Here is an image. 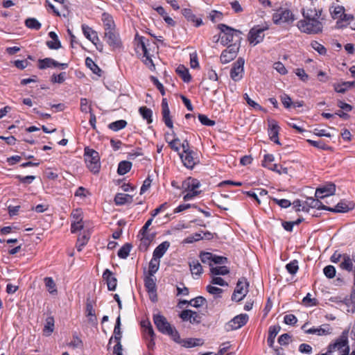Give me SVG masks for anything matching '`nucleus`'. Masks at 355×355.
Masks as SVG:
<instances>
[{"label": "nucleus", "mask_w": 355, "mask_h": 355, "mask_svg": "<svg viewBox=\"0 0 355 355\" xmlns=\"http://www.w3.org/2000/svg\"><path fill=\"white\" fill-rule=\"evenodd\" d=\"M323 20L322 19L304 18L297 21V26L302 33L316 35L322 32Z\"/></svg>", "instance_id": "f257e3e1"}, {"label": "nucleus", "mask_w": 355, "mask_h": 355, "mask_svg": "<svg viewBox=\"0 0 355 355\" xmlns=\"http://www.w3.org/2000/svg\"><path fill=\"white\" fill-rule=\"evenodd\" d=\"M153 321L157 329L162 334L170 336L175 342H180V336L178 331L171 327L166 318L160 315L156 314L153 315Z\"/></svg>", "instance_id": "f03ea898"}, {"label": "nucleus", "mask_w": 355, "mask_h": 355, "mask_svg": "<svg viewBox=\"0 0 355 355\" xmlns=\"http://www.w3.org/2000/svg\"><path fill=\"white\" fill-rule=\"evenodd\" d=\"M218 29L224 34L221 37V44L224 46L227 45L231 42L234 41V37H236L234 43L240 44L242 40V32L239 30L234 29L224 24H220L217 26Z\"/></svg>", "instance_id": "7ed1b4c3"}, {"label": "nucleus", "mask_w": 355, "mask_h": 355, "mask_svg": "<svg viewBox=\"0 0 355 355\" xmlns=\"http://www.w3.org/2000/svg\"><path fill=\"white\" fill-rule=\"evenodd\" d=\"M85 160L87 164V168L93 173H98L100 171V157L97 151L86 147L85 148Z\"/></svg>", "instance_id": "20e7f679"}, {"label": "nucleus", "mask_w": 355, "mask_h": 355, "mask_svg": "<svg viewBox=\"0 0 355 355\" xmlns=\"http://www.w3.org/2000/svg\"><path fill=\"white\" fill-rule=\"evenodd\" d=\"M346 347H349L348 345V331H344L334 343L329 345L327 352L323 354L332 355V353L336 350L343 353L345 352Z\"/></svg>", "instance_id": "39448f33"}, {"label": "nucleus", "mask_w": 355, "mask_h": 355, "mask_svg": "<svg viewBox=\"0 0 355 355\" xmlns=\"http://www.w3.org/2000/svg\"><path fill=\"white\" fill-rule=\"evenodd\" d=\"M295 20V15L288 9L280 8L272 15V21L275 24H291Z\"/></svg>", "instance_id": "423d86ee"}, {"label": "nucleus", "mask_w": 355, "mask_h": 355, "mask_svg": "<svg viewBox=\"0 0 355 355\" xmlns=\"http://www.w3.org/2000/svg\"><path fill=\"white\" fill-rule=\"evenodd\" d=\"M248 282L245 278L239 279L235 290L232 295V300L241 301L248 292Z\"/></svg>", "instance_id": "0eeeda50"}, {"label": "nucleus", "mask_w": 355, "mask_h": 355, "mask_svg": "<svg viewBox=\"0 0 355 355\" xmlns=\"http://www.w3.org/2000/svg\"><path fill=\"white\" fill-rule=\"evenodd\" d=\"M239 48L240 44L234 43L229 45L220 55L221 62L226 64L233 60L236 57Z\"/></svg>", "instance_id": "6e6552de"}, {"label": "nucleus", "mask_w": 355, "mask_h": 355, "mask_svg": "<svg viewBox=\"0 0 355 355\" xmlns=\"http://www.w3.org/2000/svg\"><path fill=\"white\" fill-rule=\"evenodd\" d=\"M203 315L202 313H199L190 309H186L181 312L180 318L183 321H189L192 324H199L202 322Z\"/></svg>", "instance_id": "1a4fd4ad"}, {"label": "nucleus", "mask_w": 355, "mask_h": 355, "mask_svg": "<svg viewBox=\"0 0 355 355\" xmlns=\"http://www.w3.org/2000/svg\"><path fill=\"white\" fill-rule=\"evenodd\" d=\"M302 15L304 18L322 19H324L322 15V9L316 8L313 2L309 6H306L302 9Z\"/></svg>", "instance_id": "9d476101"}, {"label": "nucleus", "mask_w": 355, "mask_h": 355, "mask_svg": "<svg viewBox=\"0 0 355 355\" xmlns=\"http://www.w3.org/2000/svg\"><path fill=\"white\" fill-rule=\"evenodd\" d=\"M248 320V315L247 314H240L235 316L225 325L227 331H232L238 329L244 326Z\"/></svg>", "instance_id": "9b49d317"}, {"label": "nucleus", "mask_w": 355, "mask_h": 355, "mask_svg": "<svg viewBox=\"0 0 355 355\" xmlns=\"http://www.w3.org/2000/svg\"><path fill=\"white\" fill-rule=\"evenodd\" d=\"M184 165L188 168H193L199 162L197 153L193 150L188 151L184 154L179 153Z\"/></svg>", "instance_id": "f8f14e48"}, {"label": "nucleus", "mask_w": 355, "mask_h": 355, "mask_svg": "<svg viewBox=\"0 0 355 355\" xmlns=\"http://www.w3.org/2000/svg\"><path fill=\"white\" fill-rule=\"evenodd\" d=\"M104 39L108 45L114 49L120 48L121 46V40L114 29L105 31Z\"/></svg>", "instance_id": "ddd939ff"}, {"label": "nucleus", "mask_w": 355, "mask_h": 355, "mask_svg": "<svg viewBox=\"0 0 355 355\" xmlns=\"http://www.w3.org/2000/svg\"><path fill=\"white\" fill-rule=\"evenodd\" d=\"M268 27L260 28L259 26L252 28L249 33L248 40L250 44L256 45L261 42L264 37V31L267 30Z\"/></svg>", "instance_id": "4468645a"}, {"label": "nucleus", "mask_w": 355, "mask_h": 355, "mask_svg": "<svg viewBox=\"0 0 355 355\" xmlns=\"http://www.w3.org/2000/svg\"><path fill=\"white\" fill-rule=\"evenodd\" d=\"M244 63L245 60L242 58H239L234 63L233 67L230 70V77L234 81H238L242 78Z\"/></svg>", "instance_id": "2eb2a0df"}, {"label": "nucleus", "mask_w": 355, "mask_h": 355, "mask_svg": "<svg viewBox=\"0 0 355 355\" xmlns=\"http://www.w3.org/2000/svg\"><path fill=\"white\" fill-rule=\"evenodd\" d=\"M352 209H354V205L352 202L347 203L345 200L339 202L335 207H323L324 210L334 213H346Z\"/></svg>", "instance_id": "dca6fc26"}, {"label": "nucleus", "mask_w": 355, "mask_h": 355, "mask_svg": "<svg viewBox=\"0 0 355 355\" xmlns=\"http://www.w3.org/2000/svg\"><path fill=\"white\" fill-rule=\"evenodd\" d=\"M60 67L62 69H64L68 67L67 63H60L52 58H46L44 59L39 60V65L38 67L40 69H44L49 67Z\"/></svg>", "instance_id": "f3484780"}, {"label": "nucleus", "mask_w": 355, "mask_h": 355, "mask_svg": "<svg viewBox=\"0 0 355 355\" xmlns=\"http://www.w3.org/2000/svg\"><path fill=\"white\" fill-rule=\"evenodd\" d=\"M103 278L105 280L109 291H114L116 288L117 280L109 269H105L103 273Z\"/></svg>", "instance_id": "a211bd4d"}, {"label": "nucleus", "mask_w": 355, "mask_h": 355, "mask_svg": "<svg viewBox=\"0 0 355 355\" xmlns=\"http://www.w3.org/2000/svg\"><path fill=\"white\" fill-rule=\"evenodd\" d=\"M269 123V129H268V135L270 136V139L271 141H274L277 144H280L279 138H278V134H279V127L276 123L275 121H268Z\"/></svg>", "instance_id": "6ab92c4d"}, {"label": "nucleus", "mask_w": 355, "mask_h": 355, "mask_svg": "<svg viewBox=\"0 0 355 355\" xmlns=\"http://www.w3.org/2000/svg\"><path fill=\"white\" fill-rule=\"evenodd\" d=\"M82 29L85 37L96 46L97 42L99 41L97 33L86 24L82 25Z\"/></svg>", "instance_id": "aec40b11"}, {"label": "nucleus", "mask_w": 355, "mask_h": 355, "mask_svg": "<svg viewBox=\"0 0 355 355\" xmlns=\"http://www.w3.org/2000/svg\"><path fill=\"white\" fill-rule=\"evenodd\" d=\"M153 218L151 217L149 218L145 223V225L142 227L141 230L139 231V234L142 236L141 241V243L145 245H148L150 241V239L149 235L147 234V231L148 230L149 226L152 224Z\"/></svg>", "instance_id": "412c9836"}, {"label": "nucleus", "mask_w": 355, "mask_h": 355, "mask_svg": "<svg viewBox=\"0 0 355 355\" xmlns=\"http://www.w3.org/2000/svg\"><path fill=\"white\" fill-rule=\"evenodd\" d=\"M178 343L182 344V345L184 347L190 348L196 346H202L204 344V341L202 338H187L184 340H182L180 338V342Z\"/></svg>", "instance_id": "4be33fe9"}, {"label": "nucleus", "mask_w": 355, "mask_h": 355, "mask_svg": "<svg viewBox=\"0 0 355 355\" xmlns=\"http://www.w3.org/2000/svg\"><path fill=\"white\" fill-rule=\"evenodd\" d=\"M169 247L170 243L168 241L162 242L154 250L153 257L159 259L163 257Z\"/></svg>", "instance_id": "5701e85b"}, {"label": "nucleus", "mask_w": 355, "mask_h": 355, "mask_svg": "<svg viewBox=\"0 0 355 355\" xmlns=\"http://www.w3.org/2000/svg\"><path fill=\"white\" fill-rule=\"evenodd\" d=\"M280 330L281 327L279 325H274L270 327L268 331V337L267 339V343L269 347H273V345L275 343V338Z\"/></svg>", "instance_id": "b1692460"}, {"label": "nucleus", "mask_w": 355, "mask_h": 355, "mask_svg": "<svg viewBox=\"0 0 355 355\" xmlns=\"http://www.w3.org/2000/svg\"><path fill=\"white\" fill-rule=\"evenodd\" d=\"M114 200L116 205H123L131 203L133 201V198L130 195L119 193L115 196Z\"/></svg>", "instance_id": "393cba45"}, {"label": "nucleus", "mask_w": 355, "mask_h": 355, "mask_svg": "<svg viewBox=\"0 0 355 355\" xmlns=\"http://www.w3.org/2000/svg\"><path fill=\"white\" fill-rule=\"evenodd\" d=\"M182 13L188 21L195 22V26L196 27L202 24V20L201 19H197L195 15L193 14L191 9L184 8L182 10Z\"/></svg>", "instance_id": "a878e982"}, {"label": "nucleus", "mask_w": 355, "mask_h": 355, "mask_svg": "<svg viewBox=\"0 0 355 355\" xmlns=\"http://www.w3.org/2000/svg\"><path fill=\"white\" fill-rule=\"evenodd\" d=\"M121 317L120 315L116 320V324L114 329V336H112L109 340V344H110L112 340L115 342H121Z\"/></svg>", "instance_id": "bb28decb"}, {"label": "nucleus", "mask_w": 355, "mask_h": 355, "mask_svg": "<svg viewBox=\"0 0 355 355\" xmlns=\"http://www.w3.org/2000/svg\"><path fill=\"white\" fill-rule=\"evenodd\" d=\"M144 286L148 293H154L157 292L155 279L153 276H150V275H148L144 278Z\"/></svg>", "instance_id": "cd10ccee"}, {"label": "nucleus", "mask_w": 355, "mask_h": 355, "mask_svg": "<svg viewBox=\"0 0 355 355\" xmlns=\"http://www.w3.org/2000/svg\"><path fill=\"white\" fill-rule=\"evenodd\" d=\"M176 72L184 83H189L191 80V76L189 72V69L184 65H179L176 69Z\"/></svg>", "instance_id": "c85d7f7f"}, {"label": "nucleus", "mask_w": 355, "mask_h": 355, "mask_svg": "<svg viewBox=\"0 0 355 355\" xmlns=\"http://www.w3.org/2000/svg\"><path fill=\"white\" fill-rule=\"evenodd\" d=\"M355 86V82L347 81L342 83H337L334 85V89L338 93L344 94L348 88H352Z\"/></svg>", "instance_id": "c756f323"}, {"label": "nucleus", "mask_w": 355, "mask_h": 355, "mask_svg": "<svg viewBox=\"0 0 355 355\" xmlns=\"http://www.w3.org/2000/svg\"><path fill=\"white\" fill-rule=\"evenodd\" d=\"M340 268L348 272L353 270L352 259L349 254H343V258L342 262L340 263Z\"/></svg>", "instance_id": "7c9ffc66"}, {"label": "nucleus", "mask_w": 355, "mask_h": 355, "mask_svg": "<svg viewBox=\"0 0 355 355\" xmlns=\"http://www.w3.org/2000/svg\"><path fill=\"white\" fill-rule=\"evenodd\" d=\"M102 21L105 26V31L114 29V22L112 17L110 14L103 12L102 15Z\"/></svg>", "instance_id": "2f4dec72"}, {"label": "nucleus", "mask_w": 355, "mask_h": 355, "mask_svg": "<svg viewBox=\"0 0 355 355\" xmlns=\"http://www.w3.org/2000/svg\"><path fill=\"white\" fill-rule=\"evenodd\" d=\"M139 112L142 118L146 120L148 124H150L153 122V111L151 109L146 106H142L139 107Z\"/></svg>", "instance_id": "473e14b6"}, {"label": "nucleus", "mask_w": 355, "mask_h": 355, "mask_svg": "<svg viewBox=\"0 0 355 355\" xmlns=\"http://www.w3.org/2000/svg\"><path fill=\"white\" fill-rule=\"evenodd\" d=\"M190 270L193 275H200L202 272V267L198 260L193 259L189 262Z\"/></svg>", "instance_id": "72a5a7b5"}, {"label": "nucleus", "mask_w": 355, "mask_h": 355, "mask_svg": "<svg viewBox=\"0 0 355 355\" xmlns=\"http://www.w3.org/2000/svg\"><path fill=\"white\" fill-rule=\"evenodd\" d=\"M54 330V318L52 316L47 317L44 327L43 332L45 336H50Z\"/></svg>", "instance_id": "f704fd0d"}, {"label": "nucleus", "mask_w": 355, "mask_h": 355, "mask_svg": "<svg viewBox=\"0 0 355 355\" xmlns=\"http://www.w3.org/2000/svg\"><path fill=\"white\" fill-rule=\"evenodd\" d=\"M305 204L308 207L310 208H316L318 209H323V207H327L324 205L322 202H320L317 198H313L312 197H309L306 198L305 201Z\"/></svg>", "instance_id": "c9c22d12"}, {"label": "nucleus", "mask_w": 355, "mask_h": 355, "mask_svg": "<svg viewBox=\"0 0 355 355\" xmlns=\"http://www.w3.org/2000/svg\"><path fill=\"white\" fill-rule=\"evenodd\" d=\"M200 182L196 179L189 178L187 180L183 182V187L186 190H190L191 191H196V189L199 188Z\"/></svg>", "instance_id": "e433bc0d"}, {"label": "nucleus", "mask_w": 355, "mask_h": 355, "mask_svg": "<svg viewBox=\"0 0 355 355\" xmlns=\"http://www.w3.org/2000/svg\"><path fill=\"white\" fill-rule=\"evenodd\" d=\"M336 191V185L333 183H329L323 187L318 188V193H324L325 196L334 195Z\"/></svg>", "instance_id": "4c0bfd02"}, {"label": "nucleus", "mask_w": 355, "mask_h": 355, "mask_svg": "<svg viewBox=\"0 0 355 355\" xmlns=\"http://www.w3.org/2000/svg\"><path fill=\"white\" fill-rule=\"evenodd\" d=\"M85 64L86 66L89 68L92 72L98 76H101L102 70L98 67V66L94 62V60L89 58L87 57L85 59Z\"/></svg>", "instance_id": "58836bf2"}, {"label": "nucleus", "mask_w": 355, "mask_h": 355, "mask_svg": "<svg viewBox=\"0 0 355 355\" xmlns=\"http://www.w3.org/2000/svg\"><path fill=\"white\" fill-rule=\"evenodd\" d=\"M132 167V163L129 161H121L119 162L117 173L119 175H125L129 172Z\"/></svg>", "instance_id": "ea45409f"}, {"label": "nucleus", "mask_w": 355, "mask_h": 355, "mask_svg": "<svg viewBox=\"0 0 355 355\" xmlns=\"http://www.w3.org/2000/svg\"><path fill=\"white\" fill-rule=\"evenodd\" d=\"M307 142L311 146L324 150H333V148L327 146L322 140L319 139L318 141L308 139Z\"/></svg>", "instance_id": "a19ab883"}, {"label": "nucleus", "mask_w": 355, "mask_h": 355, "mask_svg": "<svg viewBox=\"0 0 355 355\" xmlns=\"http://www.w3.org/2000/svg\"><path fill=\"white\" fill-rule=\"evenodd\" d=\"M132 248V245L130 243H125L118 251V256L121 259H126Z\"/></svg>", "instance_id": "79ce46f5"}, {"label": "nucleus", "mask_w": 355, "mask_h": 355, "mask_svg": "<svg viewBox=\"0 0 355 355\" xmlns=\"http://www.w3.org/2000/svg\"><path fill=\"white\" fill-rule=\"evenodd\" d=\"M159 266V259L153 257V259L149 263L148 275L153 276L158 270Z\"/></svg>", "instance_id": "37998d69"}, {"label": "nucleus", "mask_w": 355, "mask_h": 355, "mask_svg": "<svg viewBox=\"0 0 355 355\" xmlns=\"http://www.w3.org/2000/svg\"><path fill=\"white\" fill-rule=\"evenodd\" d=\"M162 119H163L165 125L168 128L172 129L173 128V121L171 120V116H170L169 108L162 109Z\"/></svg>", "instance_id": "c03bdc74"}, {"label": "nucleus", "mask_w": 355, "mask_h": 355, "mask_svg": "<svg viewBox=\"0 0 355 355\" xmlns=\"http://www.w3.org/2000/svg\"><path fill=\"white\" fill-rule=\"evenodd\" d=\"M127 125V122L125 120H118L110 123L108 125V128L113 131H118L121 129H123Z\"/></svg>", "instance_id": "a18cd8bd"}, {"label": "nucleus", "mask_w": 355, "mask_h": 355, "mask_svg": "<svg viewBox=\"0 0 355 355\" xmlns=\"http://www.w3.org/2000/svg\"><path fill=\"white\" fill-rule=\"evenodd\" d=\"M210 272L214 275H225L230 272L228 268L225 266L211 267Z\"/></svg>", "instance_id": "49530a36"}, {"label": "nucleus", "mask_w": 355, "mask_h": 355, "mask_svg": "<svg viewBox=\"0 0 355 355\" xmlns=\"http://www.w3.org/2000/svg\"><path fill=\"white\" fill-rule=\"evenodd\" d=\"M45 286L51 294H57L56 285L52 277L44 278Z\"/></svg>", "instance_id": "de8ad7c7"}, {"label": "nucleus", "mask_w": 355, "mask_h": 355, "mask_svg": "<svg viewBox=\"0 0 355 355\" xmlns=\"http://www.w3.org/2000/svg\"><path fill=\"white\" fill-rule=\"evenodd\" d=\"M25 25L31 29L39 30L42 25L35 18H28L25 20Z\"/></svg>", "instance_id": "09e8293b"}, {"label": "nucleus", "mask_w": 355, "mask_h": 355, "mask_svg": "<svg viewBox=\"0 0 355 355\" xmlns=\"http://www.w3.org/2000/svg\"><path fill=\"white\" fill-rule=\"evenodd\" d=\"M206 302L207 300L205 297L202 296H198L189 300V305L195 308H200V306L206 304Z\"/></svg>", "instance_id": "8fccbe9b"}, {"label": "nucleus", "mask_w": 355, "mask_h": 355, "mask_svg": "<svg viewBox=\"0 0 355 355\" xmlns=\"http://www.w3.org/2000/svg\"><path fill=\"white\" fill-rule=\"evenodd\" d=\"M286 268L291 275L296 274L299 270L298 261L295 259L291 261L286 264Z\"/></svg>", "instance_id": "3c124183"}, {"label": "nucleus", "mask_w": 355, "mask_h": 355, "mask_svg": "<svg viewBox=\"0 0 355 355\" xmlns=\"http://www.w3.org/2000/svg\"><path fill=\"white\" fill-rule=\"evenodd\" d=\"M200 258L202 263H208L209 266H211V262H212L213 254L208 252H202L200 254Z\"/></svg>", "instance_id": "603ef678"}, {"label": "nucleus", "mask_w": 355, "mask_h": 355, "mask_svg": "<svg viewBox=\"0 0 355 355\" xmlns=\"http://www.w3.org/2000/svg\"><path fill=\"white\" fill-rule=\"evenodd\" d=\"M311 46L315 51H316L320 55H325L327 53L326 48L317 41H313L311 43Z\"/></svg>", "instance_id": "864d4df0"}, {"label": "nucleus", "mask_w": 355, "mask_h": 355, "mask_svg": "<svg viewBox=\"0 0 355 355\" xmlns=\"http://www.w3.org/2000/svg\"><path fill=\"white\" fill-rule=\"evenodd\" d=\"M136 38H138V46H141L144 55H148L149 51L147 49L148 44L146 42V38L142 36L139 37L138 35H136Z\"/></svg>", "instance_id": "5fc2aeb1"}, {"label": "nucleus", "mask_w": 355, "mask_h": 355, "mask_svg": "<svg viewBox=\"0 0 355 355\" xmlns=\"http://www.w3.org/2000/svg\"><path fill=\"white\" fill-rule=\"evenodd\" d=\"M323 272L327 278L332 279L336 276V270L334 266L329 265L324 268Z\"/></svg>", "instance_id": "6e6d98bb"}, {"label": "nucleus", "mask_w": 355, "mask_h": 355, "mask_svg": "<svg viewBox=\"0 0 355 355\" xmlns=\"http://www.w3.org/2000/svg\"><path fill=\"white\" fill-rule=\"evenodd\" d=\"M306 334H316L319 336H322V335H327L328 334H329V329H323V328H311L308 330L306 331Z\"/></svg>", "instance_id": "4d7b16f0"}, {"label": "nucleus", "mask_w": 355, "mask_h": 355, "mask_svg": "<svg viewBox=\"0 0 355 355\" xmlns=\"http://www.w3.org/2000/svg\"><path fill=\"white\" fill-rule=\"evenodd\" d=\"M198 119L200 121V123L207 126H213L216 124L215 121L209 119L206 115L202 114H199Z\"/></svg>", "instance_id": "13d9d810"}, {"label": "nucleus", "mask_w": 355, "mask_h": 355, "mask_svg": "<svg viewBox=\"0 0 355 355\" xmlns=\"http://www.w3.org/2000/svg\"><path fill=\"white\" fill-rule=\"evenodd\" d=\"M66 73L62 72L58 75L53 73L51 77V81L53 83H62L65 80Z\"/></svg>", "instance_id": "bf43d9fd"}, {"label": "nucleus", "mask_w": 355, "mask_h": 355, "mask_svg": "<svg viewBox=\"0 0 355 355\" xmlns=\"http://www.w3.org/2000/svg\"><path fill=\"white\" fill-rule=\"evenodd\" d=\"M268 169L275 171L279 174H288V168L284 167L282 166H278L276 164H272L271 166H268Z\"/></svg>", "instance_id": "052dcab7"}, {"label": "nucleus", "mask_w": 355, "mask_h": 355, "mask_svg": "<svg viewBox=\"0 0 355 355\" xmlns=\"http://www.w3.org/2000/svg\"><path fill=\"white\" fill-rule=\"evenodd\" d=\"M280 99L286 108H289L293 105L291 98L286 94H283L281 95Z\"/></svg>", "instance_id": "680f3d73"}, {"label": "nucleus", "mask_w": 355, "mask_h": 355, "mask_svg": "<svg viewBox=\"0 0 355 355\" xmlns=\"http://www.w3.org/2000/svg\"><path fill=\"white\" fill-rule=\"evenodd\" d=\"M275 158L272 154H266L264 155L263 160L262 161V166L268 168V166H271V163L274 161Z\"/></svg>", "instance_id": "e2e57ef3"}, {"label": "nucleus", "mask_w": 355, "mask_h": 355, "mask_svg": "<svg viewBox=\"0 0 355 355\" xmlns=\"http://www.w3.org/2000/svg\"><path fill=\"white\" fill-rule=\"evenodd\" d=\"M150 78L151 81L153 83V84L159 89L161 94L162 96H164L165 95V89H164L163 85L158 80V79L156 77H155L153 76H151Z\"/></svg>", "instance_id": "0e129e2a"}, {"label": "nucleus", "mask_w": 355, "mask_h": 355, "mask_svg": "<svg viewBox=\"0 0 355 355\" xmlns=\"http://www.w3.org/2000/svg\"><path fill=\"white\" fill-rule=\"evenodd\" d=\"M284 322L286 324L295 325L297 322V319L293 314H288L284 316Z\"/></svg>", "instance_id": "69168bd1"}, {"label": "nucleus", "mask_w": 355, "mask_h": 355, "mask_svg": "<svg viewBox=\"0 0 355 355\" xmlns=\"http://www.w3.org/2000/svg\"><path fill=\"white\" fill-rule=\"evenodd\" d=\"M83 228V225L82 224V218H80V220H76L71 223V231L72 233H76V232L82 230Z\"/></svg>", "instance_id": "338daca9"}, {"label": "nucleus", "mask_w": 355, "mask_h": 355, "mask_svg": "<svg viewBox=\"0 0 355 355\" xmlns=\"http://www.w3.org/2000/svg\"><path fill=\"white\" fill-rule=\"evenodd\" d=\"M291 338V336L288 334H283L278 338V343L281 345H288Z\"/></svg>", "instance_id": "774afa93"}]
</instances>
